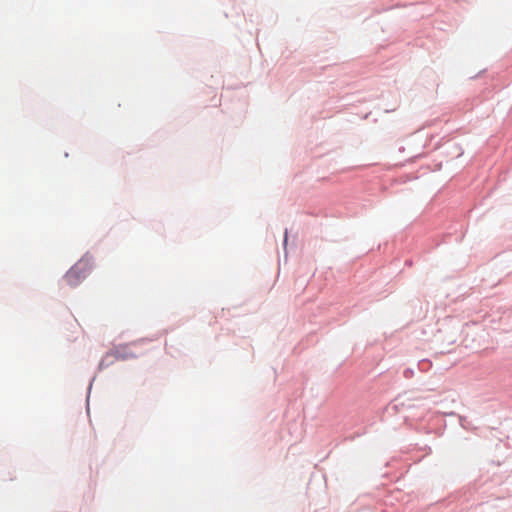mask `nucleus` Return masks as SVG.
Returning a JSON list of instances; mask_svg holds the SVG:
<instances>
[{
  "instance_id": "1",
  "label": "nucleus",
  "mask_w": 512,
  "mask_h": 512,
  "mask_svg": "<svg viewBox=\"0 0 512 512\" xmlns=\"http://www.w3.org/2000/svg\"><path fill=\"white\" fill-rule=\"evenodd\" d=\"M91 269V259L89 257H83L68 270L65 275V280L68 285L76 286L90 273Z\"/></svg>"
}]
</instances>
